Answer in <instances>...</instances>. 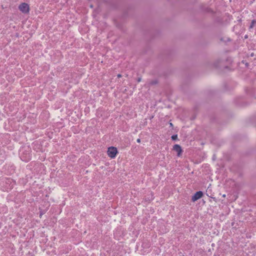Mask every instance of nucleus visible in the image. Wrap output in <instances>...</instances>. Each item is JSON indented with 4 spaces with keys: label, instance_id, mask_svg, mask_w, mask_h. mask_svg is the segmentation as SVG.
Instances as JSON below:
<instances>
[{
    "label": "nucleus",
    "instance_id": "nucleus-8",
    "mask_svg": "<svg viewBox=\"0 0 256 256\" xmlns=\"http://www.w3.org/2000/svg\"><path fill=\"white\" fill-rule=\"evenodd\" d=\"M136 141H137L138 142H140V138H138V139H137Z\"/></svg>",
    "mask_w": 256,
    "mask_h": 256
},
{
    "label": "nucleus",
    "instance_id": "nucleus-3",
    "mask_svg": "<svg viewBox=\"0 0 256 256\" xmlns=\"http://www.w3.org/2000/svg\"><path fill=\"white\" fill-rule=\"evenodd\" d=\"M172 149L177 152L178 156L180 157L182 156V150L181 146L179 144H174L173 146Z\"/></svg>",
    "mask_w": 256,
    "mask_h": 256
},
{
    "label": "nucleus",
    "instance_id": "nucleus-2",
    "mask_svg": "<svg viewBox=\"0 0 256 256\" xmlns=\"http://www.w3.org/2000/svg\"><path fill=\"white\" fill-rule=\"evenodd\" d=\"M18 9L22 12L24 14H28L30 10L29 5L26 2L20 4L18 6Z\"/></svg>",
    "mask_w": 256,
    "mask_h": 256
},
{
    "label": "nucleus",
    "instance_id": "nucleus-1",
    "mask_svg": "<svg viewBox=\"0 0 256 256\" xmlns=\"http://www.w3.org/2000/svg\"><path fill=\"white\" fill-rule=\"evenodd\" d=\"M118 153L116 148L114 146L109 147L108 149V156L111 158H114Z\"/></svg>",
    "mask_w": 256,
    "mask_h": 256
},
{
    "label": "nucleus",
    "instance_id": "nucleus-5",
    "mask_svg": "<svg viewBox=\"0 0 256 256\" xmlns=\"http://www.w3.org/2000/svg\"><path fill=\"white\" fill-rule=\"evenodd\" d=\"M256 24V20H253L251 22V24L250 26V28H252L254 27V26Z\"/></svg>",
    "mask_w": 256,
    "mask_h": 256
},
{
    "label": "nucleus",
    "instance_id": "nucleus-6",
    "mask_svg": "<svg viewBox=\"0 0 256 256\" xmlns=\"http://www.w3.org/2000/svg\"><path fill=\"white\" fill-rule=\"evenodd\" d=\"M172 138L173 140H175L177 138V135H173L172 136Z\"/></svg>",
    "mask_w": 256,
    "mask_h": 256
},
{
    "label": "nucleus",
    "instance_id": "nucleus-4",
    "mask_svg": "<svg viewBox=\"0 0 256 256\" xmlns=\"http://www.w3.org/2000/svg\"><path fill=\"white\" fill-rule=\"evenodd\" d=\"M203 196V193L201 191L197 192L195 194L192 196V202H195L198 200L200 198Z\"/></svg>",
    "mask_w": 256,
    "mask_h": 256
},
{
    "label": "nucleus",
    "instance_id": "nucleus-9",
    "mask_svg": "<svg viewBox=\"0 0 256 256\" xmlns=\"http://www.w3.org/2000/svg\"><path fill=\"white\" fill-rule=\"evenodd\" d=\"M223 196H224V197H225V196H226V195H225V194H224V195H223Z\"/></svg>",
    "mask_w": 256,
    "mask_h": 256
},
{
    "label": "nucleus",
    "instance_id": "nucleus-10",
    "mask_svg": "<svg viewBox=\"0 0 256 256\" xmlns=\"http://www.w3.org/2000/svg\"><path fill=\"white\" fill-rule=\"evenodd\" d=\"M170 126H172V123L170 124Z\"/></svg>",
    "mask_w": 256,
    "mask_h": 256
},
{
    "label": "nucleus",
    "instance_id": "nucleus-7",
    "mask_svg": "<svg viewBox=\"0 0 256 256\" xmlns=\"http://www.w3.org/2000/svg\"><path fill=\"white\" fill-rule=\"evenodd\" d=\"M118 78H121V77H122V75H121L120 74H118Z\"/></svg>",
    "mask_w": 256,
    "mask_h": 256
}]
</instances>
